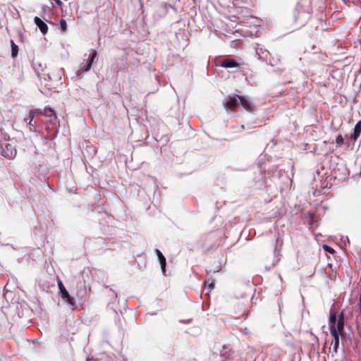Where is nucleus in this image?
I'll list each match as a JSON object with an SVG mask.
<instances>
[{
	"label": "nucleus",
	"mask_w": 361,
	"mask_h": 361,
	"mask_svg": "<svg viewBox=\"0 0 361 361\" xmlns=\"http://www.w3.org/2000/svg\"><path fill=\"white\" fill-rule=\"evenodd\" d=\"M223 104L225 109L228 112L235 110L239 104H240L245 110L248 111H252L253 108L252 104L250 101V99L245 96H228L224 98Z\"/></svg>",
	"instance_id": "1"
},
{
	"label": "nucleus",
	"mask_w": 361,
	"mask_h": 361,
	"mask_svg": "<svg viewBox=\"0 0 361 361\" xmlns=\"http://www.w3.org/2000/svg\"><path fill=\"white\" fill-rule=\"evenodd\" d=\"M1 154L5 158L11 159L16 157L17 151L12 145L4 143L1 145Z\"/></svg>",
	"instance_id": "2"
},
{
	"label": "nucleus",
	"mask_w": 361,
	"mask_h": 361,
	"mask_svg": "<svg viewBox=\"0 0 361 361\" xmlns=\"http://www.w3.org/2000/svg\"><path fill=\"white\" fill-rule=\"evenodd\" d=\"M97 53L96 51H93L92 54L89 56L87 63L84 64V63H82L80 65V68L78 71V74H80V73L83 71H87L90 69L94 59L97 57Z\"/></svg>",
	"instance_id": "3"
},
{
	"label": "nucleus",
	"mask_w": 361,
	"mask_h": 361,
	"mask_svg": "<svg viewBox=\"0 0 361 361\" xmlns=\"http://www.w3.org/2000/svg\"><path fill=\"white\" fill-rule=\"evenodd\" d=\"M39 114V111L37 109H32L29 111L26 118H25L24 121L27 125L30 126V130L34 129V125L32 124V120L34 118Z\"/></svg>",
	"instance_id": "4"
},
{
	"label": "nucleus",
	"mask_w": 361,
	"mask_h": 361,
	"mask_svg": "<svg viewBox=\"0 0 361 361\" xmlns=\"http://www.w3.org/2000/svg\"><path fill=\"white\" fill-rule=\"evenodd\" d=\"M62 299L69 305L74 306L75 305V299L70 295L68 290L64 289L59 292Z\"/></svg>",
	"instance_id": "5"
},
{
	"label": "nucleus",
	"mask_w": 361,
	"mask_h": 361,
	"mask_svg": "<svg viewBox=\"0 0 361 361\" xmlns=\"http://www.w3.org/2000/svg\"><path fill=\"white\" fill-rule=\"evenodd\" d=\"M39 114H42L45 117L49 118L51 122L56 119V115L54 110L50 107H46L43 111H39Z\"/></svg>",
	"instance_id": "6"
},
{
	"label": "nucleus",
	"mask_w": 361,
	"mask_h": 361,
	"mask_svg": "<svg viewBox=\"0 0 361 361\" xmlns=\"http://www.w3.org/2000/svg\"><path fill=\"white\" fill-rule=\"evenodd\" d=\"M35 23L39 27L40 31L44 35L48 31L47 25L39 18L35 17L34 19Z\"/></svg>",
	"instance_id": "7"
},
{
	"label": "nucleus",
	"mask_w": 361,
	"mask_h": 361,
	"mask_svg": "<svg viewBox=\"0 0 361 361\" xmlns=\"http://www.w3.org/2000/svg\"><path fill=\"white\" fill-rule=\"evenodd\" d=\"M155 253L157 254L158 260L159 262V264L161 265V268L162 270V272L164 273L166 271V259L162 252L159 250H155Z\"/></svg>",
	"instance_id": "8"
},
{
	"label": "nucleus",
	"mask_w": 361,
	"mask_h": 361,
	"mask_svg": "<svg viewBox=\"0 0 361 361\" xmlns=\"http://www.w3.org/2000/svg\"><path fill=\"white\" fill-rule=\"evenodd\" d=\"M361 133V120L357 122L355 124L354 129H353V133L350 135V138L353 140H356Z\"/></svg>",
	"instance_id": "9"
},
{
	"label": "nucleus",
	"mask_w": 361,
	"mask_h": 361,
	"mask_svg": "<svg viewBox=\"0 0 361 361\" xmlns=\"http://www.w3.org/2000/svg\"><path fill=\"white\" fill-rule=\"evenodd\" d=\"M336 328H337L338 330L344 331V315L343 312L338 315V319L336 322Z\"/></svg>",
	"instance_id": "10"
},
{
	"label": "nucleus",
	"mask_w": 361,
	"mask_h": 361,
	"mask_svg": "<svg viewBox=\"0 0 361 361\" xmlns=\"http://www.w3.org/2000/svg\"><path fill=\"white\" fill-rule=\"evenodd\" d=\"M221 67L226 68H237L238 67V63L232 60H226L222 62Z\"/></svg>",
	"instance_id": "11"
},
{
	"label": "nucleus",
	"mask_w": 361,
	"mask_h": 361,
	"mask_svg": "<svg viewBox=\"0 0 361 361\" xmlns=\"http://www.w3.org/2000/svg\"><path fill=\"white\" fill-rule=\"evenodd\" d=\"M330 333L331 336L334 337V339H339V334H343L344 331L343 330H338L337 328H336V326L330 325L329 327Z\"/></svg>",
	"instance_id": "12"
},
{
	"label": "nucleus",
	"mask_w": 361,
	"mask_h": 361,
	"mask_svg": "<svg viewBox=\"0 0 361 361\" xmlns=\"http://www.w3.org/2000/svg\"><path fill=\"white\" fill-rule=\"evenodd\" d=\"M11 55L13 57H16L18 55V47L13 42V40L11 41Z\"/></svg>",
	"instance_id": "13"
},
{
	"label": "nucleus",
	"mask_w": 361,
	"mask_h": 361,
	"mask_svg": "<svg viewBox=\"0 0 361 361\" xmlns=\"http://www.w3.org/2000/svg\"><path fill=\"white\" fill-rule=\"evenodd\" d=\"M221 265L218 264L215 268H213L212 267H207L206 269L207 272L209 273H216L219 272L220 271Z\"/></svg>",
	"instance_id": "14"
},
{
	"label": "nucleus",
	"mask_w": 361,
	"mask_h": 361,
	"mask_svg": "<svg viewBox=\"0 0 361 361\" xmlns=\"http://www.w3.org/2000/svg\"><path fill=\"white\" fill-rule=\"evenodd\" d=\"M336 314L335 313L331 314L329 317V326H336Z\"/></svg>",
	"instance_id": "15"
},
{
	"label": "nucleus",
	"mask_w": 361,
	"mask_h": 361,
	"mask_svg": "<svg viewBox=\"0 0 361 361\" xmlns=\"http://www.w3.org/2000/svg\"><path fill=\"white\" fill-rule=\"evenodd\" d=\"M339 345V339H334L333 342V351L336 353Z\"/></svg>",
	"instance_id": "16"
},
{
	"label": "nucleus",
	"mask_w": 361,
	"mask_h": 361,
	"mask_svg": "<svg viewBox=\"0 0 361 361\" xmlns=\"http://www.w3.org/2000/svg\"><path fill=\"white\" fill-rule=\"evenodd\" d=\"M66 27H67V24H66V21L63 19H61L60 20V27L61 30H64L66 29Z\"/></svg>",
	"instance_id": "17"
},
{
	"label": "nucleus",
	"mask_w": 361,
	"mask_h": 361,
	"mask_svg": "<svg viewBox=\"0 0 361 361\" xmlns=\"http://www.w3.org/2000/svg\"><path fill=\"white\" fill-rule=\"evenodd\" d=\"M336 142L338 145H341L343 143V138L342 135H339L336 137Z\"/></svg>",
	"instance_id": "18"
},
{
	"label": "nucleus",
	"mask_w": 361,
	"mask_h": 361,
	"mask_svg": "<svg viewBox=\"0 0 361 361\" xmlns=\"http://www.w3.org/2000/svg\"><path fill=\"white\" fill-rule=\"evenodd\" d=\"M323 248L324 249L325 251H326L329 253H333L334 252V250L332 247H331L330 246L326 245H324L323 246Z\"/></svg>",
	"instance_id": "19"
},
{
	"label": "nucleus",
	"mask_w": 361,
	"mask_h": 361,
	"mask_svg": "<svg viewBox=\"0 0 361 361\" xmlns=\"http://www.w3.org/2000/svg\"><path fill=\"white\" fill-rule=\"evenodd\" d=\"M57 284H58V286H59V292H61V290H63L64 289H66L65 286L63 284V282L61 280H59L57 281Z\"/></svg>",
	"instance_id": "20"
},
{
	"label": "nucleus",
	"mask_w": 361,
	"mask_h": 361,
	"mask_svg": "<svg viewBox=\"0 0 361 361\" xmlns=\"http://www.w3.org/2000/svg\"><path fill=\"white\" fill-rule=\"evenodd\" d=\"M214 287V283H211L209 285V290H212Z\"/></svg>",
	"instance_id": "21"
},
{
	"label": "nucleus",
	"mask_w": 361,
	"mask_h": 361,
	"mask_svg": "<svg viewBox=\"0 0 361 361\" xmlns=\"http://www.w3.org/2000/svg\"><path fill=\"white\" fill-rule=\"evenodd\" d=\"M56 1V3L59 5V6H61V1L60 0H54Z\"/></svg>",
	"instance_id": "22"
},
{
	"label": "nucleus",
	"mask_w": 361,
	"mask_h": 361,
	"mask_svg": "<svg viewBox=\"0 0 361 361\" xmlns=\"http://www.w3.org/2000/svg\"><path fill=\"white\" fill-rule=\"evenodd\" d=\"M241 128L244 129V128H245V126H244V125H242V126H241Z\"/></svg>",
	"instance_id": "23"
},
{
	"label": "nucleus",
	"mask_w": 361,
	"mask_h": 361,
	"mask_svg": "<svg viewBox=\"0 0 361 361\" xmlns=\"http://www.w3.org/2000/svg\"><path fill=\"white\" fill-rule=\"evenodd\" d=\"M360 301H361V297H360Z\"/></svg>",
	"instance_id": "24"
}]
</instances>
